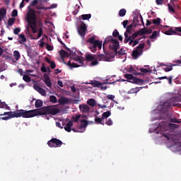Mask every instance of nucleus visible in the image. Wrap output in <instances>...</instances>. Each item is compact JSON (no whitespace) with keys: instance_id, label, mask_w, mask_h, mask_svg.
Masks as SVG:
<instances>
[{"instance_id":"obj_1","label":"nucleus","mask_w":181,"mask_h":181,"mask_svg":"<svg viewBox=\"0 0 181 181\" xmlns=\"http://www.w3.org/2000/svg\"><path fill=\"white\" fill-rule=\"evenodd\" d=\"M60 112V110L54 105L45 106L40 109L31 110H20L16 112L15 118H33L37 115H56Z\"/></svg>"},{"instance_id":"obj_2","label":"nucleus","mask_w":181,"mask_h":181,"mask_svg":"<svg viewBox=\"0 0 181 181\" xmlns=\"http://www.w3.org/2000/svg\"><path fill=\"white\" fill-rule=\"evenodd\" d=\"M28 26L31 28L33 33H37V23L36 20V13L33 8H30L26 16Z\"/></svg>"},{"instance_id":"obj_3","label":"nucleus","mask_w":181,"mask_h":181,"mask_svg":"<svg viewBox=\"0 0 181 181\" xmlns=\"http://www.w3.org/2000/svg\"><path fill=\"white\" fill-rule=\"evenodd\" d=\"M88 43H90L89 49L93 53L97 52V47L100 50L103 47V42L98 40H95V37H91L87 40Z\"/></svg>"},{"instance_id":"obj_4","label":"nucleus","mask_w":181,"mask_h":181,"mask_svg":"<svg viewBox=\"0 0 181 181\" xmlns=\"http://www.w3.org/2000/svg\"><path fill=\"white\" fill-rule=\"evenodd\" d=\"M163 33L168 36H172V35L181 36V27H170L168 30H163Z\"/></svg>"},{"instance_id":"obj_5","label":"nucleus","mask_w":181,"mask_h":181,"mask_svg":"<svg viewBox=\"0 0 181 181\" xmlns=\"http://www.w3.org/2000/svg\"><path fill=\"white\" fill-rule=\"evenodd\" d=\"M144 49H145V43H140L136 49L132 52L133 59H137L139 56L144 53Z\"/></svg>"},{"instance_id":"obj_6","label":"nucleus","mask_w":181,"mask_h":181,"mask_svg":"<svg viewBox=\"0 0 181 181\" xmlns=\"http://www.w3.org/2000/svg\"><path fill=\"white\" fill-rule=\"evenodd\" d=\"M47 145L49 148H60L63 145V141L59 139L52 138L47 141Z\"/></svg>"},{"instance_id":"obj_7","label":"nucleus","mask_w":181,"mask_h":181,"mask_svg":"<svg viewBox=\"0 0 181 181\" xmlns=\"http://www.w3.org/2000/svg\"><path fill=\"white\" fill-rule=\"evenodd\" d=\"M81 24L78 29V33L81 37H84V36H86V32L87 30V25H86V23H84V22L83 21H81Z\"/></svg>"},{"instance_id":"obj_8","label":"nucleus","mask_w":181,"mask_h":181,"mask_svg":"<svg viewBox=\"0 0 181 181\" xmlns=\"http://www.w3.org/2000/svg\"><path fill=\"white\" fill-rule=\"evenodd\" d=\"M129 82L137 86H142L145 83V80L133 76V79L129 81Z\"/></svg>"},{"instance_id":"obj_9","label":"nucleus","mask_w":181,"mask_h":181,"mask_svg":"<svg viewBox=\"0 0 181 181\" xmlns=\"http://www.w3.org/2000/svg\"><path fill=\"white\" fill-rule=\"evenodd\" d=\"M33 88L35 89V90L37 91V93H39L43 97H45V95H46V90L45 89L42 88V87H40L39 85L34 84Z\"/></svg>"},{"instance_id":"obj_10","label":"nucleus","mask_w":181,"mask_h":181,"mask_svg":"<svg viewBox=\"0 0 181 181\" xmlns=\"http://www.w3.org/2000/svg\"><path fill=\"white\" fill-rule=\"evenodd\" d=\"M118 47H119V42L117 40H112V43L110 45V49L114 50V52H117Z\"/></svg>"},{"instance_id":"obj_11","label":"nucleus","mask_w":181,"mask_h":181,"mask_svg":"<svg viewBox=\"0 0 181 181\" xmlns=\"http://www.w3.org/2000/svg\"><path fill=\"white\" fill-rule=\"evenodd\" d=\"M79 110L81 111L83 114H88L90 112V106L88 105H79Z\"/></svg>"},{"instance_id":"obj_12","label":"nucleus","mask_w":181,"mask_h":181,"mask_svg":"<svg viewBox=\"0 0 181 181\" xmlns=\"http://www.w3.org/2000/svg\"><path fill=\"white\" fill-rule=\"evenodd\" d=\"M44 83H45L46 86H47L49 88H52V81H50V78L47 74H44Z\"/></svg>"},{"instance_id":"obj_13","label":"nucleus","mask_w":181,"mask_h":181,"mask_svg":"<svg viewBox=\"0 0 181 181\" xmlns=\"http://www.w3.org/2000/svg\"><path fill=\"white\" fill-rule=\"evenodd\" d=\"M96 59H98V60H100V62H108V58L107 57V55L103 54H98L96 56Z\"/></svg>"},{"instance_id":"obj_14","label":"nucleus","mask_w":181,"mask_h":181,"mask_svg":"<svg viewBox=\"0 0 181 181\" xmlns=\"http://www.w3.org/2000/svg\"><path fill=\"white\" fill-rule=\"evenodd\" d=\"M171 107H172V103H170V101H166L162 105L163 110H164V111L165 112L168 111V109L170 108Z\"/></svg>"},{"instance_id":"obj_15","label":"nucleus","mask_w":181,"mask_h":181,"mask_svg":"<svg viewBox=\"0 0 181 181\" xmlns=\"http://www.w3.org/2000/svg\"><path fill=\"white\" fill-rule=\"evenodd\" d=\"M71 127H73V121L70 120L64 127L65 131H66V132H71Z\"/></svg>"},{"instance_id":"obj_16","label":"nucleus","mask_w":181,"mask_h":181,"mask_svg":"<svg viewBox=\"0 0 181 181\" xmlns=\"http://www.w3.org/2000/svg\"><path fill=\"white\" fill-rule=\"evenodd\" d=\"M138 70L141 71V73H144V74H148V73H149V74L153 73V74H155V71H156V68H154L153 71L152 70H148V69H144V68H140Z\"/></svg>"},{"instance_id":"obj_17","label":"nucleus","mask_w":181,"mask_h":181,"mask_svg":"<svg viewBox=\"0 0 181 181\" xmlns=\"http://www.w3.org/2000/svg\"><path fill=\"white\" fill-rule=\"evenodd\" d=\"M142 88H146V86H142V87H136L134 88L130 89V93L131 94H136V93H139L140 90H142Z\"/></svg>"},{"instance_id":"obj_18","label":"nucleus","mask_w":181,"mask_h":181,"mask_svg":"<svg viewBox=\"0 0 181 181\" xmlns=\"http://www.w3.org/2000/svg\"><path fill=\"white\" fill-rule=\"evenodd\" d=\"M59 55L61 59H64L65 57H69V56H70V54H69V52H66L64 49H61L59 51Z\"/></svg>"},{"instance_id":"obj_19","label":"nucleus","mask_w":181,"mask_h":181,"mask_svg":"<svg viewBox=\"0 0 181 181\" xmlns=\"http://www.w3.org/2000/svg\"><path fill=\"white\" fill-rule=\"evenodd\" d=\"M112 40H116V39L112 38V36H109L105 40L103 45V50H105V44L108 43V42H111V43H112Z\"/></svg>"},{"instance_id":"obj_20","label":"nucleus","mask_w":181,"mask_h":181,"mask_svg":"<svg viewBox=\"0 0 181 181\" xmlns=\"http://www.w3.org/2000/svg\"><path fill=\"white\" fill-rule=\"evenodd\" d=\"M45 62L49 64L51 69H56V63L53 61H50V59L48 57L45 58Z\"/></svg>"},{"instance_id":"obj_21","label":"nucleus","mask_w":181,"mask_h":181,"mask_svg":"<svg viewBox=\"0 0 181 181\" xmlns=\"http://www.w3.org/2000/svg\"><path fill=\"white\" fill-rule=\"evenodd\" d=\"M134 29V24H130L126 28V31L124 33L127 35H132V30Z\"/></svg>"},{"instance_id":"obj_22","label":"nucleus","mask_w":181,"mask_h":181,"mask_svg":"<svg viewBox=\"0 0 181 181\" xmlns=\"http://www.w3.org/2000/svg\"><path fill=\"white\" fill-rule=\"evenodd\" d=\"M175 66H177V64H170V65L166 66L167 68H163V70L165 71V73H168V71H172V70H173V67H175Z\"/></svg>"},{"instance_id":"obj_23","label":"nucleus","mask_w":181,"mask_h":181,"mask_svg":"<svg viewBox=\"0 0 181 181\" xmlns=\"http://www.w3.org/2000/svg\"><path fill=\"white\" fill-rule=\"evenodd\" d=\"M81 124L79 125V129H83V128H86L87 125H88V122L87 120L83 119L81 120Z\"/></svg>"},{"instance_id":"obj_24","label":"nucleus","mask_w":181,"mask_h":181,"mask_svg":"<svg viewBox=\"0 0 181 181\" xmlns=\"http://www.w3.org/2000/svg\"><path fill=\"white\" fill-rule=\"evenodd\" d=\"M18 37L21 40H18V43L19 45H23V43H25V42H26V37L23 35V34H20L18 35Z\"/></svg>"},{"instance_id":"obj_25","label":"nucleus","mask_w":181,"mask_h":181,"mask_svg":"<svg viewBox=\"0 0 181 181\" xmlns=\"http://www.w3.org/2000/svg\"><path fill=\"white\" fill-rule=\"evenodd\" d=\"M59 104L61 105H65V104H69V98L66 97H62L59 99Z\"/></svg>"},{"instance_id":"obj_26","label":"nucleus","mask_w":181,"mask_h":181,"mask_svg":"<svg viewBox=\"0 0 181 181\" xmlns=\"http://www.w3.org/2000/svg\"><path fill=\"white\" fill-rule=\"evenodd\" d=\"M35 108H38L37 110H39L40 108H41V107H43V101L41 100H37L35 101Z\"/></svg>"},{"instance_id":"obj_27","label":"nucleus","mask_w":181,"mask_h":181,"mask_svg":"<svg viewBox=\"0 0 181 181\" xmlns=\"http://www.w3.org/2000/svg\"><path fill=\"white\" fill-rule=\"evenodd\" d=\"M93 87H97L98 88H100V86H101V82L99 81H91L90 83Z\"/></svg>"},{"instance_id":"obj_28","label":"nucleus","mask_w":181,"mask_h":181,"mask_svg":"<svg viewBox=\"0 0 181 181\" xmlns=\"http://www.w3.org/2000/svg\"><path fill=\"white\" fill-rule=\"evenodd\" d=\"M132 35L129 34H127V33H124V43L127 44L128 42H129L132 40Z\"/></svg>"},{"instance_id":"obj_29","label":"nucleus","mask_w":181,"mask_h":181,"mask_svg":"<svg viewBox=\"0 0 181 181\" xmlns=\"http://www.w3.org/2000/svg\"><path fill=\"white\" fill-rule=\"evenodd\" d=\"M16 114V112H5L3 115H8V117H11L13 118H15V115Z\"/></svg>"},{"instance_id":"obj_30","label":"nucleus","mask_w":181,"mask_h":181,"mask_svg":"<svg viewBox=\"0 0 181 181\" xmlns=\"http://www.w3.org/2000/svg\"><path fill=\"white\" fill-rule=\"evenodd\" d=\"M87 105H90V107H95V100L93 98L88 100Z\"/></svg>"},{"instance_id":"obj_31","label":"nucleus","mask_w":181,"mask_h":181,"mask_svg":"<svg viewBox=\"0 0 181 181\" xmlns=\"http://www.w3.org/2000/svg\"><path fill=\"white\" fill-rule=\"evenodd\" d=\"M64 47L66 49V50L71 52V54H72V56H74V54H76V52H77V50L74 48L73 49V50H71L70 48L67 47V46H66V44L64 45Z\"/></svg>"},{"instance_id":"obj_32","label":"nucleus","mask_w":181,"mask_h":181,"mask_svg":"<svg viewBox=\"0 0 181 181\" xmlns=\"http://www.w3.org/2000/svg\"><path fill=\"white\" fill-rule=\"evenodd\" d=\"M0 108H5L6 110H11L9 106L7 105L6 103L2 102L0 100Z\"/></svg>"},{"instance_id":"obj_33","label":"nucleus","mask_w":181,"mask_h":181,"mask_svg":"<svg viewBox=\"0 0 181 181\" xmlns=\"http://www.w3.org/2000/svg\"><path fill=\"white\" fill-rule=\"evenodd\" d=\"M111 116V112L107 111L103 113L102 115V119H105V118H108V117Z\"/></svg>"},{"instance_id":"obj_34","label":"nucleus","mask_w":181,"mask_h":181,"mask_svg":"<svg viewBox=\"0 0 181 181\" xmlns=\"http://www.w3.org/2000/svg\"><path fill=\"white\" fill-rule=\"evenodd\" d=\"M81 18L83 21H88V19L91 18V14H83L81 16Z\"/></svg>"},{"instance_id":"obj_35","label":"nucleus","mask_w":181,"mask_h":181,"mask_svg":"<svg viewBox=\"0 0 181 181\" xmlns=\"http://www.w3.org/2000/svg\"><path fill=\"white\" fill-rule=\"evenodd\" d=\"M103 119H103V117L100 118V117H96L95 118V122L96 124H101V125H104V122H103Z\"/></svg>"},{"instance_id":"obj_36","label":"nucleus","mask_w":181,"mask_h":181,"mask_svg":"<svg viewBox=\"0 0 181 181\" xmlns=\"http://www.w3.org/2000/svg\"><path fill=\"white\" fill-rule=\"evenodd\" d=\"M49 101H50V103H52L53 104H56V103H57V98H56V96H54V95H50Z\"/></svg>"},{"instance_id":"obj_37","label":"nucleus","mask_w":181,"mask_h":181,"mask_svg":"<svg viewBox=\"0 0 181 181\" xmlns=\"http://www.w3.org/2000/svg\"><path fill=\"white\" fill-rule=\"evenodd\" d=\"M127 15V10L125 8H122L119 11V16H125Z\"/></svg>"},{"instance_id":"obj_38","label":"nucleus","mask_w":181,"mask_h":181,"mask_svg":"<svg viewBox=\"0 0 181 181\" xmlns=\"http://www.w3.org/2000/svg\"><path fill=\"white\" fill-rule=\"evenodd\" d=\"M23 80H24V81H25V83H30L31 78L28 75L25 74L23 76Z\"/></svg>"},{"instance_id":"obj_39","label":"nucleus","mask_w":181,"mask_h":181,"mask_svg":"<svg viewBox=\"0 0 181 181\" xmlns=\"http://www.w3.org/2000/svg\"><path fill=\"white\" fill-rule=\"evenodd\" d=\"M146 28H144L142 29H140L139 31H137V33H139V35L144 36V35H146Z\"/></svg>"},{"instance_id":"obj_40","label":"nucleus","mask_w":181,"mask_h":181,"mask_svg":"<svg viewBox=\"0 0 181 181\" xmlns=\"http://www.w3.org/2000/svg\"><path fill=\"white\" fill-rule=\"evenodd\" d=\"M13 54L15 60H19L21 59V54L18 51H14Z\"/></svg>"},{"instance_id":"obj_41","label":"nucleus","mask_w":181,"mask_h":181,"mask_svg":"<svg viewBox=\"0 0 181 181\" xmlns=\"http://www.w3.org/2000/svg\"><path fill=\"white\" fill-rule=\"evenodd\" d=\"M160 21L161 19L160 18H157L156 19L153 20V23L157 26H159V25H160Z\"/></svg>"},{"instance_id":"obj_42","label":"nucleus","mask_w":181,"mask_h":181,"mask_svg":"<svg viewBox=\"0 0 181 181\" xmlns=\"http://www.w3.org/2000/svg\"><path fill=\"white\" fill-rule=\"evenodd\" d=\"M6 15V9L2 8L0 9V16L4 18Z\"/></svg>"},{"instance_id":"obj_43","label":"nucleus","mask_w":181,"mask_h":181,"mask_svg":"<svg viewBox=\"0 0 181 181\" xmlns=\"http://www.w3.org/2000/svg\"><path fill=\"white\" fill-rule=\"evenodd\" d=\"M168 125H169V127L172 128L173 129H177V128H179V124L169 123Z\"/></svg>"},{"instance_id":"obj_44","label":"nucleus","mask_w":181,"mask_h":181,"mask_svg":"<svg viewBox=\"0 0 181 181\" xmlns=\"http://www.w3.org/2000/svg\"><path fill=\"white\" fill-rule=\"evenodd\" d=\"M86 60L88 62H93V60H94V57L90 54H86Z\"/></svg>"},{"instance_id":"obj_45","label":"nucleus","mask_w":181,"mask_h":181,"mask_svg":"<svg viewBox=\"0 0 181 181\" xmlns=\"http://www.w3.org/2000/svg\"><path fill=\"white\" fill-rule=\"evenodd\" d=\"M168 125V122H161L159 125H158V128H165V127H166Z\"/></svg>"},{"instance_id":"obj_46","label":"nucleus","mask_w":181,"mask_h":181,"mask_svg":"<svg viewBox=\"0 0 181 181\" xmlns=\"http://www.w3.org/2000/svg\"><path fill=\"white\" fill-rule=\"evenodd\" d=\"M124 77L127 80H130V81L134 78V76L132 74H124Z\"/></svg>"},{"instance_id":"obj_47","label":"nucleus","mask_w":181,"mask_h":181,"mask_svg":"<svg viewBox=\"0 0 181 181\" xmlns=\"http://www.w3.org/2000/svg\"><path fill=\"white\" fill-rule=\"evenodd\" d=\"M13 23H15V18H9L8 21V26H12L13 25Z\"/></svg>"},{"instance_id":"obj_48","label":"nucleus","mask_w":181,"mask_h":181,"mask_svg":"<svg viewBox=\"0 0 181 181\" xmlns=\"http://www.w3.org/2000/svg\"><path fill=\"white\" fill-rule=\"evenodd\" d=\"M129 73L134 74L135 76H142V73L135 71V69L129 71Z\"/></svg>"},{"instance_id":"obj_49","label":"nucleus","mask_w":181,"mask_h":181,"mask_svg":"<svg viewBox=\"0 0 181 181\" xmlns=\"http://www.w3.org/2000/svg\"><path fill=\"white\" fill-rule=\"evenodd\" d=\"M42 35H43V29L40 28L38 30V34H37V38H35V39L40 38L42 37Z\"/></svg>"},{"instance_id":"obj_50","label":"nucleus","mask_w":181,"mask_h":181,"mask_svg":"<svg viewBox=\"0 0 181 181\" xmlns=\"http://www.w3.org/2000/svg\"><path fill=\"white\" fill-rule=\"evenodd\" d=\"M158 36V31L155 30L153 32L152 35L149 37V39H155Z\"/></svg>"},{"instance_id":"obj_51","label":"nucleus","mask_w":181,"mask_h":181,"mask_svg":"<svg viewBox=\"0 0 181 181\" xmlns=\"http://www.w3.org/2000/svg\"><path fill=\"white\" fill-rule=\"evenodd\" d=\"M170 122H173L174 124H180L181 121L180 120H177V119L176 118H171L170 119Z\"/></svg>"},{"instance_id":"obj_52","label":"nucleus","mask_w":181,"mask_h":181,"mask_svg":"<svg viewBox=\"0 0 181 181\" xmlns=\"http://www.w3.org/2000/svg\"><path fill=\"white\" fill-rule=\"evenodd\" d=\"M79 9H80V6H76L75 10L73 11V15H77V13H78Z\"/></svg>"},{"instance_id":"obj_53","label":"nucleus","mask_w":181,"mask_h":181,"mask_svg":"<svg viewBox=\"0 0 181 181\" xmlns=\"http://www.w3.org/2000/svg\"><path fill=\"white\" fill-rule=\"evenodd\" d=\"M119 35V33L118 32V30H115L112 33L113 37H118Z\"/></svg>"},{"instance_id":"obj_54","label":"nucleus","mask_w":181,"mask_h":181,"mask_svg":"<svg viewBox=\"0 0 181 181\" xmlns=\"http://www.w3.org/2000/svg\"><path fill=\"white\" fill-rule=\"evenodd\" d=\"M80 118H81V115H78L75 117H73L72 119H74V122H77Z\"/></svg>"},{"instance_id":"obj_55","label":"nucleus","mask_w":181,"mask_h":181,"mask_svg":"<svg viewBox=\"0 0 181 181\" xmlns=\"http://www.w3.org/2000/svg\"><path fill=\"white\" fill-rule=\"evenodd\" d=\"M131 36H132V39L133 40H135V38L137 37L138 36H139V33L137 31L136 33H134Z\"/></svg>"},{"instance_id":"obj_56","label":"nucleus","mask_w":181,"mask_h":181,"mask_svg":"<svg viewBox=\"0 0 181 181\" xmlns=\"http://www.w3.org/2000/svg\"><path fill=\"white\" fill-rule=\"evenodd\" d=\"M75 62H78L79 63V64L83 65V60L81 59V58H80V57H76L74 59Z\"/></svg>"},{"instance_id":"obj_57","label":"nucleus","mask_w":181,"mask_h":181,"mask_svg":"<svg viewBox=\"0 0 181 181\" xmlns=\"http://www.w3.org/2000/svg\"><path fill=\"white\" fill-rule=\"evenodd\" d=\"M11 16L13 18H16V16H18V10H13L12 13H11Z\"/></svg>"},{"instance_id":"obj_58","label":"nucleus","mask_w":181,"mask_h":181,"mask_svg":"<svg viewBox=\"0 0 181 181\" xmlns=\"http://www.w3.org/2000/svg\"><path fill=\"white\" fill-rule=\"evenodd\" d=\"M38 2H39V0H33L30 3V6H36V5H37Z\"/></svg>"},{"instance_id":"obj_59","label":"nucleus","mask_w":181,"mask_h":181,"mask_svg":"<svg viewBox=\"0 0 181 181\" xmlns=\"http://www.w3.org/2000/svg\"><path fill=\"white\" fill-rule=\"evenodd\" d=\"M116 53H117L118 54H121L122 56H124V54H125V50H124V49H120Z\"/></svg>"},{"instance_id":"obj_60","label":"nucleus","mask_w":181,"mask_h":181,"mask_svg":"<svg viewBox=\"0 0 181 181\" xmlns=\"http://www.w3.org/2000/svg\"><path fill=\"white\" fill-rule=\"evenodd\" d=\"M139 44V40H133V45H132V47H135V46H136V45Z\"/></svg>"},{"instance_id":"obj_61","label":"nucleus","mask_w":181,"mask_h":181,"mask_svg":"<svg viewBox=\"0 0 181 181\" xmlns=\"http://www.w3.org/2000/svg\"><path fill=\"white\" fill-rule=\"evenodd\" d=\"M168 9L170 12H173V13H175V8L170 6V4H168Z\"/></svg>"},{"instance_id":"obj_62","label":"nucleus","mask_w":181,"mask_h":181,"mask_svg":"<svg viewBox=\"0 0 181 181\" xmlns=\"http://www.w3.org/2000/svg\"><path fill=\"white\" fill-rule=\"evenodd\" d=\"M105 124H106V125H108V126L112 125V119H111V118L108 119L106 121Z\"/></svg>"},{"instance_id":"obj_63","label":"nucleus","mask_w":181,"mask_h":181,"mask_svg":"<svg viewBox=\"0 0 181 181\" xmlns=\"http://www.w3.org/2000/svg\"><path fill=\"white\" fill-rule=\"evenodd\" d=\"M19 32H21V28H16L13 30L14 35H19Z\"/></svg>"},{"instance_id":"obj_64","label":"nucleus","mask_w":181,"mask_h":181,"mask_svg":"<svg viewBox=\"0 0 181 181\" xmlns=\"http://www.w3.org/2000/svg\"><path fill=\"white\" fill-rule=\"evenodd\" d=\"M100 90H106L107 88V86H104V83H100V86H99Z\"/></svg>"}]
</instances>
